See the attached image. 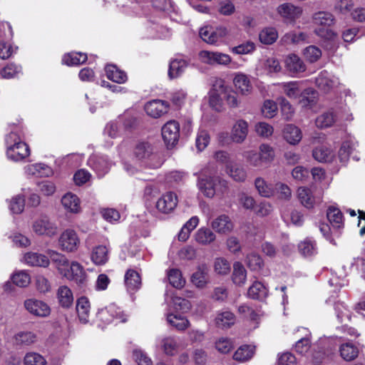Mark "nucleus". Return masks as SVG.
I'll return each mask as SVG.
<instances>
[{"mask_svg":"<svg viewBox=\"0 0 365 365\" xmlns=\"http://www.w3.org/2000/svg\"><path fill=\"white\" fill-rule=\"evenodd\" d=\"M247 294L253 299L262 300L267 296V289L261 282H255L249 288Z\"/></svg>","mask_w":365,"mask_h":365,"instance_id":"obj_33","label":"nucleus"},{"mask_svg":"<svg viewBox=\"0 0 365 365\" xmlns=\"http://www.w3.org/2000/svg\"><path fill=\"white\" fill-rule=\"evenodd\" d=\"M215 238V235L209 228L202 227L195 233V240L202 245H210Z\"/></svg>","mask_w":365,"mask_h":365,"instance_id":"obj_35","label":"nucleus"},{"mask_svg":"<svg viewBox=\"0 0 365 365\" xmlns=\"http://www.w3.org/2000/svg\"><path fill=\"white\" fill-rule=\"evenodd\" d=\"M133 358L138 365H153L150 359L141 350H134Z\"/></svg>","mask_w":365,"mask_h":365,"instance_id":"obj_64","label":"nucleus"},{"mask_svg":"<svg viewBox=\"0 0 365 365\" xmlns=\"http://www.w3.org/2000/svg\"><path fill=\"white\" fill-rule=\"evenodd\" d=\"M335 121V115L331 111H327L319 115L316 119V125L321 128H328Z\"/></svg>","mask_w":365,"mask_h":365,"instance_id":"obj_49","label":"nucleus"},{"mask_svg":"<svg viewBox=\"0 0 365 365\" xmlns=\"http://www.w3.org/2000/svg\"><path fill=\"white\" fill-rule=\"evenodd\" d=\"M222 94L215 91L209 92V105L217 111H220L222 108Z\"/></svg>","mask_w":365,"mask_h":365,"instance_id":"obj_60","label":"nucleus"},{"mask_svg":"<svg viewBox=\"0 0 365 365\" xmlns=\"http://www.w3.org/2000/svg\"><path fill=\"white\" fill-rule=\"evenodd\" d=\"M284 138L290 144H297L302 139V133L297 126L289 124L284 129Z\"/></svg>","mask_w":365,"mask_h":365,"instance_id":"obj_28","label":"nucleus"},{"mask_svg":"<svg viewBox=\"0 0 365 365\" xmlns=\"http://www.w3.org/2000/svg\"><path fill=\"white\" fill-rule=\"evenodd\" d=\"M76 312L81 322L86 324L88 322L90 303L86 297H82L77 300Z\"/></svg>","mask_w":365,"mask_h":365,"instance_id":"obj_27","label":"nucleus"},{"mask_svg":"<svg viewBox=\"0 0 365 365\" xmlns=\"http://www.w3.org/2000/svg\"><path fill=\"white\" fill-rule=\"evenodd\" d=\"M169 106L168 101L156 99L147 103L145 110L148 115L157 118L167 113Z\"/></svg>","mask_w":365,"mask_h":365,"instance_id":"obj_9","label":"nucleus"},{"mask_svg":"<svg viewBox=\"0 0 365 365\" xmlns=\"http://www.w3.org/2000/svg\"><path fill=\"white\" fill-rule=\"evenodd\" d=\"M167 320L171 326L179 331H184L190 326L188 319L180 314H168Z\"/></svg>","mask_w":365,"mask_h":365,"instance_id":"obj_38","label":"nucleus"},{"mask_svg":"<svg viewBox=\"0 0 365 365\" xmlns=\"http://www.w3.org/2000/svg\"><path fill=\"white\" fill-rule=\"evenodd\" d=\"M200 190L207 197H212L216 193L223 195L228 190L227 182L218 175H202L198 180Z\"/></svg>","mask_w":365,"mask_h":365,"instance_id":"obj_2","label":"nucleus"},{"mask_svg":"<svg viewBox=\"0 0 365 365\" xmlns=\"http://www.w3.org/2000/svg\"><path fill=\"white\" fill-rule=\"evenodd\" d=\"M200 60L207 64L227 65L231 61L229 55L220 52H211L208 51H202L199 53Z\"/></svg>","mask_w":365,"mask_h":365,"instance_id":"obj_6","label":"nucleus"},{"mask_svg":"<svg viewBox=\"0 0 365 365\" xmlns=\"http://www.w3.org/2000/svg\"><path fill=\"white\" fill-rule=\"evenodd\" d=\"M162 136L168 147L173 146L180 137V125L175 120H170L162 128Z\"/></svg>","mask_w":365,"mask_h":365,"instance_id":"obj_3","label":"nucleus"},{"mask_svg":"<svg viewBox=\"0 0 365 365\" xmlns=\"http://www.w3.org/2000/svg\"><path fill=\"white\" fill-rule=\"evenodd\" d=\"M235 319V315L232 312L225 311L217 314L215 322L219 328L227 329L234 324Z\"/></svg>","mask_w":365,"mask_h":365,"instance_id":"obj_37","label":"nucleus"},{"mask_svg":"<svg viewBox=\"0 0 365 365\" xmlns=\"http://www.w3.org/2000/svg\"><path fill=\"white\" fill-rule=\"evenodd\" d=\"M61 203L64 208L71 212L77 213L81 208L79 198L71 192L66 193L63 196Z\"/></svg>","mask_w":365,"mask_h":365,"instance_id":"obj_24","label":"nucleus"},{"mask_svg":"<svg viewBox=\"0 0 365 365\" xmlns=\"http://www.w3.org/2000/svg\"><path fill=\"white\" fill-rule=\"evenodd\" d=\"M125 284L129 292H135L141 286L140 274L133 269H128L125 274Z\"/></svg>","mask_w":365,"mask_h":365,"instance_id":"obj_19","label":"nucleus"},{"mask_svg":"<svg viewBox=\"0 0 365 365\" xmlns=\"http://www.w3.org/2000/svg\"><path fill=\"white\" fill-rule=\"evenodd\" d=\"M191 282L198 288H203L209 282V268L205 264L197 266L191 276Z\"/></svg>","mask_w":365,"mask_h":365,"instance_id":"obj_13","label":"nucleus"},{"mask_svg":"<svg viewBox=\"0 0 365 365\" xmlns=\"http://www.w3.org/2000/svg\"><path fill=\"white\" fill-rule=\"evenodd\" d=\"M248 134V123L242 119L237 120L233 125L230 138L236 143H242Z\"/></svg>","mask_w":365,"mask_h":365,"instance_id":"obj_12","label":"nucleus"},{"mask_svg":"<svg viewBox=\"0 0 365 365\" xmlns=\"http://www.w3.org/2000/svg\"><path fill=\"white\" fill-rule=\"evenodd\" d=\"M227 173L235 181L242 182L246 179L247 177V173L244 168L238 166L237 165H227Z\"/></svg>","mask_w":365,"mask_h":365,"instance_id":"obj_46","label":"nucleus"},{"mask_svg":"<svg viewBox=\"0 0 365 365\" xmlns=\"http://www.w3.org/2000/svg\"><path fill=\"white\" fill-rule=\"evenodd\" d=\"M235 88L242 95H248L252 91V85L249 78L245 74H237L233 80Z\"/></svg>","mask_w":365,"mask_h":365,"instance_id":"obj_25","label":"nucleus"},{"mask_svg":"<svg viewBox=\"0 0 365 365\" xmlns=\"http://www.w3.org/2000/svg\"><path fill=\"white\" fill-rule=\"evenodd\" d=\"M188 66V61L182 58L171 59L169 63L168 77L174 79L180 77Z\"/></svg>","mask_w":365,"mask_h":365,"instance_id":"obj_15","label":"nucleus"},{"mask_svg":"<svg viewBox=\"0 0 365 365\" xmlns=\"http://www.w3.org/2000/svg\"><path fill=\"white\" fill-rule=\"evenodd\" d=\"M259 154L264 164L270 163L275 156L274 149L267 144H262L259 146Z\"/></svg>","mask_w":365,"mask_h":365,"instance_id":"obj_51","label":"nucleus"},{"mask_svg":"<svg viewBox=\"0 0 365 365\" xmlns=\"http://www.w3.org/2000/svg\"><path fill=\"white\" fill-rule=\"evenodd\" d=\"M62 275L79 284H83L86 280V274L83 267L76 262H72L69 264V267H67Z\"/></svg>","mask_w":365,"mask_h":365,"instance_id":"obj_7","label":"nucleus"},{"mask_svg":"<svg viewBox=\"0 0 365 365\" xmlns=\"http://www.w3.org/2000/svg\"><path fill=\"white\" fill-rule=\"evenodd\" d=\"M58 243L63 251L74 252L78 249L80 240L76 232L73 230H66L61 233Z\"/></svg>","mask_w":365,"mask_h":365,"instance_id":"obj_5","label":"nucleus"},{"mask_svg":"<svg viewBox=\"0 0 365 365\" xmlns=\"http://www.w3.org/2000/svg\"><path fill=\"white\" fill-rule=\"evenodd\" d=\"M108 249L103 245H98L93 249L91 260L96 265H103L108 260Z\"/></svg>","mask_w":365,"mask_h":365,"instance_id":"obj_23","label":"nucleus"},{"mask_svg":"<svg viewBox=\"0 0 365 365\" xmlns=\"http://www.w3.org/2000/svg\"><path fill=\"white\" fill-rule=\"evenodd\" d=\"M26 309L33 315L45 317L49 315L50 308L43 302L35 299H29L24 302Z\"/></svg>","mask_w":365,"mask_h":365,"instance_id":"obj_10","label":"nucleus"},{"mask_svg":"<svg viewBox=\"0 0 365 365\" xmlns=\"http://www.w3.org/2000/svg\"><path fill=\"white\" fill-rule=\"evenodd\" d=\"M287 69L292 73L304 72L306 66L302 60L295 54L289 55L285 60Z\"/></svg>","mask_w":365,"mask_h":365,"instance_id":"obj_18","label":"nucleus"},{"mask_svg":"<svg viewBox=\"0 0 365 365\" xmlns=\"http://www.w3.org/2000/svg\"><path fill=\"white\" fill-rule=\"evenodd\" d=\"M278 13L284 19L294 20L302 14V9L292 4L286 3L280 5L277 9Z\"/></svg>","mask_w":365,"mask_h":365,"instance_id":"obj_17","label":"nucleus"},{"mask_svg":"<svg viewBox=\"0 0 365 365\" xmlns=\"http://www.w3.org/2000/svg\"><path fill=\"white\" fill-rule=\"evenodd\" d=\"M87 55L84 53H71L64 55L63 63L68 66H78L87 61Z\"/></svg>","mask_w":365,"mask_h":365,"instance_id":"obj_40","label":"nucleus"},{"mask_svg":"<svg viewBox=\"0 0 365 365\" xmlns=\"http://www.w3.org/2000/svg\"><path fill=\"white\" fill-rule=\"evenodd\" d=\"M178 205V197L175 193L167 192L163 195L156 202V208L162 213L168 214L172 212Z\"/></svg>","mask_w":365,"mask_h":365,"instance_id":"obj_8","label":"nucleus"},{"mask_svg":"<svg viewBox=\"0 0 365 365\" xmlns=\"http://www.w3.org/2000/svg\"><path fill=\"white\" fill-rule=\"evenodd\" d=\"M327 217L334 230L344 227L343 214L339 208L329 207L327 211Z\"/></svg>","mask_w":365,"mask_h":365,"instance_id":"obj_16","label":"nucleus"},{"mask_svg":"<svg viewBox=\"0 0 365 365\" xmlns=\"http://www.w3.org/2000/svg\"><path fill=\"white\" fill-rule=\"evenodd\" d=\"M247 272L240 262H235L233 265L232 281L237 285H242L246 280Z\"/></svg>","mask_w":365,"mask_h":365,"instance_id":"obj_43","label":"nucleus"},{"mask_svg":"<svg viewBox=\"0 0 365 365\" xmlns=\"http://www.w3.org/2000/svg\"><path fill=\"white\" fill-rule=\"evenodd\" d=\"M307 35L304 32H289L284 36V41L289 43H299L305 41Z\"/></svg>","mask_w":365,"mask_h":365,"instance_id":"obj_58","label":"nucleus"},{"mask_svg":"<svg viewBox=\"0 0 365 365\" xmlns=\"http://www.w3.org/2000/svg\"><path fill=\"white\" fill-rule=\"evenodd\" d=\"M30 155L29 145L24 142L16 143L13 147L6 149V155L9 159L14 162H19L28 158Z\"/></svg>","mask_w":365,"mask_h":365,"instance_id":"obj_11","label":"nucleus"},{"mask_svg":"<svg viewBox=\"0 0 365 365\" xmlns=\"http://www.w3.org/2000/svg\"><path fill=\"white\" fill-rule=\"evenodd\" d=\"M298 198L301 204L307 209H312L315 204V197L313 196L310 189L301 187L297 191Z\"/></svg>","mask_w":365,"mask_h":365,"instance_id":"obj_26","label":"nucleus"},{"mask_svg":"<svg viewBox=\"0 0 365 365\" xmlns=\"http://www.w3.org/2000/svg\"><path fill=\"white\" fill-rule=\"evenodd\" d=\"M25 199L23 196L17 195L12 198L10 203V209L14 214H20L24 211Z\"/></svg>","mask_w":365,"mask_h":365,"instance_id":"obj_59","label":"nucleus"},{"mask_svg":"<svg viewBox=\"0 0 365 365\" xmlns=\"http://www.w3.org/2000/svg\"><path fill=\"white\" fill-rule=\"evenodd\" d=\"M305 58L310 63L317 61L322 56V51L315 46H309L304 50Z\"/></svg>","mask_w":365,"mask_h":365,"instance_id":"obj_54","label":"nucleus"},{"mask_svg":"<svg viewBox=\"0 0 365 365\" xmlns=\"http://www.w3.org/2000/svg\"><path fill=\"white\" fill-rule=\"evenodd\" d=\"M134 155L139 160H148L153 155V147L147 142L139 143L135 148Z\"/></svg>","mask_w":365,"mask_h":365,"instance_id":"obj_29","label":"nucleus"},{"mask_svg":"<svg viewBox=\"0 0 365 365\" xmlns=\"http://www.w3.org/2000/svg\"><path fill=\"white\" fill-rule=\"evenodd\" d=\"M282 115L287 120H289L294 112V110L290 103L284 97L278 98Z\"/></svg>","mask_w":365,"mask_h":365,"instance_id":"obj_56","label":"nucleus"},{"mask_svg":"<svg viewBox=\"0 0 365 365\" xmlns=\"http://www.w3.org/2000/svg\"><path fill=\"white\" fill-rule=\"evenodd\" d=\"M19 72H21V67L19 66L9 63L1 71V75L4 78H11L15 77Z\"/></svg>","mask_w":365,"mask_h":365,"instance_id":"obj_62","label":"nucleus"},{"mask_svg":"<svg viewBox=\"0 0 365 365\" xmlns=\"http://www.w3.org/2000/svg\"><path fill=\"white\" fill-rule=\"evenodd\" d=\"M255 354V346L242 345L240 346L233 355V359L237 361L243 362L252 358Z\"/></svg>","mask_w":365,"mask_h":365,"instance_id":"obj_31","label":"nucleus"},{"mask_svg":"<svg viewBox=\"0 0 365 365\" xmlns=\"http://www.w3.org/2000/svg\"><path fill=\"white\" fill-rule=\"evenodd\" d=\"M24 260L26 264L31 266L46 267L49 264V259L37 252H28L24 255Z\"/></svg>","mask_w":365,"mask_h":365,"instance_id":"obj_21","label":"nucleus"},{"mask_svg":"<svg viewBox=\"0 0 365 365\" xmlns=\"http://www.w3.org/2000/svg\"><path fill=\"white\" fill-rule=\"evenodd\" d=\"M46 363L45 359L35 352L28 353L24 357L25 365H45Z\"/></svg>","mask_w":365,"mask_h":365,"instance_id":"obj_57","label":"nucleus"},{"mask_svg":"<svg viewBox=\"0 0 365 365\" xmlns=\"http://www.w3.org/2000/svg\"><path fill=\"white\" fill-rule=\"evenodd\" d=\"M317 92L312 88H307L302 91L299 103L304 108H311L316 103Z\"/></svg>","mask_w":365,"mask_h":365,"instance_id":"obj_39","label":"nucleus"},{"mask_svg":"<svg viewBox=\"0 0 365 365\" xmlns=\"http://www.w3.org/2000/svg\"><path fill=\"white\" fill-rule=\"evenodd\" d=\"M211 227L218 233L227 234L233 230L234 225L227 215H221L212 222Z\"/></svg>","mask_w":365,"mask_h":365,"instance_id":"obj_14","label":"nucleus"},{"mask_svg":"<svg viewBox=\"0 0 365 365\" xmlns=\"http://www.w3.org/2000/svg\"><path fill=\"white\" fill-rule=\"evenodd\" d=\"M359 354L357 347L351 343H346L340 347V354L341 357L346 361L354 360Z\"/></svg>","mask_w":365,"mask_h":365,"instance_id":"obj_44","label":"nucleus"},{"mask_svg":"<svg viewBox=\"0 0 365 365\" xmlns=\"http://www.w3.org/2000/svg\"><path fill=\"white\" fill-rule=\"evenodd\" d=\"M312 156L319 163H327L331 160V150L324 145H320L313 150Z\"/></svg>","mask_w":365,"mask_h":365,"instance_id":"obj_42","label":"nucleus"},{"mask_svg":"<svg viewBox=\"0 0 365 365\" xmlns=\"http://www.w3.org/2000/svg\"><path fill=\"white\" fill-rule=\"evenodd\" d=\"M106 76L108 79L118 83H123L127 80L126 73L118 69L115 65H107L105 68Z\"/></svg>","mask_w":365,"mask_h":365,"instance_id":"obj_22","label":"nucleus"},{"mask_svg":"<svg viewBox=\"0 0 365 365\" xmlns=\"http://www.w3.org/2000/svg\"><path fill=\"white\" fill-rule=\"evenodd\" d=\"M255 186L259 194L264 197H269L273 195L274 190L262 178H257L255 180Z\"/></svg>","mask_w":365,"mask_h":365,"instance_id":"obj_45","label":"nucleus"},{"mask_svg":"<svg viewBox=\"0 0 365 365\" xmlns=\"http://www.w3.org/2000/svg\"><path fill=\"white\" fill-rule=\"evenodd\" d=\"M168 277L170 284L177 289L182 288L185 283L180 271L178 269H170L168 272Z\"/></svg>","mask_w":365,"mask_h":365,"instance_id":"obj_48","label":"nucleus"},{"mask_svg":"<svg viewBox=\"0 0 365 365\" xmlns=\"http://www.w3.org/2000/svg\"><path fill=\"white\" fill-rule=\"evenodd\" d=\"M246 263L247 267L252 271H259L264 266V262L261 256L257 253L247 255Z\"/></svg>","mask_w":365,"mask_h":365,"instance_id":"obj_47","label":"nucleus"},{"mask_svg":"<svg viewBox=\"0 0 365 365\" xmlns=\"http://www.w3.org/2000/svg\"><path fill=\"white\" fill-rule=\"evenodd\" d=\"M298 250L299 253L304 257L313 256L317 252L316 242L307 238L299 243Z\"/></svg>","mask_w":365,"mask_h":365,"instance_id":"obj_34","label":"nucleus"},{"mask_svg":"<svg viewBox=\"0 0 365 365\" xmlns=\"http://www.w3.org/2000/svg\"><path fill=\"white\" fill-rule=\"evenodd\" d=\"M278 38V34L274 28H265L259 34L260 42L265 45H270L274 43Z\"/></svg>","mask_w":365,"mask_h":365,"instance_id":"obj_41","label":"nucleus"},{"mask_svg":"<svg viewBox=\"0 0 365 365\" xmlns=\"http://www.w3.org/2000/svg\"><path fill=\"white\" fill-rule=\"evenodd\" d=\"M16 342L17 344L29 346L36 341V336L31 332H20L15 336Z\"/></svg>","mask_w":365,"mask_h":365,"instance_id":"obj_50","label":"nucleus"},{"mask_svg":"<svg viewBox=\"0 0 365 365\" xmlns=\"http://www.w3.org/2000/svg\"><path fill=\"white\" fill-rule=\"evenodd\" d=\"M314 24L318 27L314 29V33L318 36L327 41V48L331 49L334 47L333 40L336 34L330 29L334 24V16L329 12L319 11L313 16Z\"/></svg>","mask_w":365,"mask_h":365,"instance_id":"obj_1","label":"nucleus"},{"mask_svg":"<svg viewBox=\"0 0 365 365\" xmlns=\"http://www.w3.org/2000/svg\"><path fill=\"white\" fill-rule=\"evenodd\" d=\"M48 254L51 262L56 264V268L62 274L67 267H69L68 259L65 255L53 250L50 251Z\"/></svg>","mask_w":365,"mask_h":365,"instance_id":"obj_30","label":"nucleus"},{"mask_svg":"<svg viewBox=\"0 0 365 365\" xmlns=\"http://www.w3.org/2000/svg\"><path fill=\"white\" fill-rule=\"evenodd\" d=\"M226 34L225 29H220L218 33L212 30L211 28H202L200 31V38L207 43L213 44L217 41L220 36Z\"/></svg>","mask_w":365,"mask_h":365,"instance_id":"obj_20","label":"nucleus"},{"mask_svg":"<svg viewBox=\"0 0 365 365\" xmlns=\"http://www.w3.org/2000/svg\"><path fill=\"white\" fill-rule=\"evenodd\" d=\"M281 87L286 96L292 99H296L299 97L302 91L300 87V83L298 81L283 83Z\"/></svg>","mask_w":365,"mask_h":365,"instance_id":"obj_32","label":"nucleus"},{"mask_svg":"<svg viewBox=\"0 0 365 365\" xmlns=\"http://www.w3.org/2000/svg\"><path fill=\"white\" fill-rule=\"evenodd\" d=\"M161 346L167 355L173 356L176 352L178 343L173 337L169 336L162 340Z\"/></svg>","mask_w":365,"mask_h":365,"instance_id":"obj_53","label":"nucleus"},{"mask_svg":"<svg viewBox=\"0 0 365 365\" xmlns=\"http://www.w3.org/2000/svg\"><path fill=\"white\" fill-rule=\"evenodd\" d=\"M57 295L58 298V302L63 307L68 308L73 304V293L68 287H60L58 289Z\"/></svg>","mask_w":365,"mask_h":365,"instance_id":"obj_36","label":"nucleus"},{"mask_svg":"<svg viewBox=\"0 0 365 365\" xmlns=\"http://www.w3.org/2000/svg\"><path fill=\"white\" fill-rule=\"evenodd\" d=\"M215 348L221 354H227L234 349V344L230 339L222 337L216 341Z\"/></svg>","mask_w":365,"mask_h":365,"instance_id":"obj_55","label":"nucleus"},{"mask_svg":"<svg viewBox=\"0 0 365 365\" xmlns=\"http://www.w3.org/2000/svg\"><path fill=\"white\" fill-rule=\"evenodd\" d=\"M210 142V135L206 130H200L196 138V148L199 151L203 150Z\"/></svg>","mask_w":365,"mask_h":365,"instance_id":"obj_61","label":"nucleus"},{"mask_svg":"<svg viewBox=\"0 0 365 365\" xmlns=\"http://www.w3.org/2000/svg\"><path fill=\"white\" fill-rule=\"evenodd\" d=\"M277 110V104L272 101H265L262 108V112L264 117L271 118H273Z\"/></svg>","mask_w":365,"mask_h":365,"instance_id":"obj_63","label":"nucleus"},{"mask_svg":"<svg viewBox=\"0 0 365 365\" xmlns=\"http://www.w3.org/2000/svg\"><path fill=\"white\" fill-rule=\"evenodd\" d=\"M33 230L38 235L52 237L57 233V226L47 216H42L34 222Z\"/></svg>","mask_w":365,"mask_h":365,"instance_id":"obj_4","label":"nucleus"},{"mask_svg":"<svg viewBox=\"0 0 365 365\" xmlns=\"http://www.w3.org/2000/svg\"><path fill=\"white\" fill-rule=\"evenodd\" d=\"M11 280L16 286L26 287L30 284L31 278L28 273L21 271L14 274L11 277Z\"/></svg>","mask_w":365,"mask_h":365,"instance_id":"obj_52","label":"nucleus"}]
</instances>
